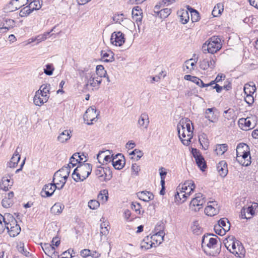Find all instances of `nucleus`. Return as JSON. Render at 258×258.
<instances>
[{"label":"nucleus","instance_id":"1","mask_svg":"<svg viewBox=\"0 0 258 258\" xmlns=\"http://www.w3.org/2000/svg\"><path fill=\"white\" fill-rule=\"evenodd\" d=\"M20 231V226L12 214L5 213L2 215L0 214V234L6 233L11 237H15Z\"/></svg>","mask_w":258,"mask_h":258},{"label":"nucleus","instance_id":"2","mask_svg":"<svg viewBox=\"0 0 258 258\" xmlns=\"http://www.w3.org/2000/svg\"><path fill=\"white\" fill-rule=\"evenodd\" d=\"M191 122L187 118L181 119L177 126L178 136L184 145L188 146L193 137L194 127Z\"/></svg>","mask_w":258,"mask_h":258},{"label":"nucleus","instance_id":"3","mask_svg":"<svg viewBox=\"0 0 258 258\" xmlns=\"http://www.w3.org/2000/svg\"><path fill=\"white\" fill-rule=\"evenodd\" d=\"M202 246L207 255L215 256L220 252L221 244L218 243V237L214 234L204 235Z\"/></svg>","mask_w":258,"mask_h":258},{"label":"nucleus","instance_id":"4","mask_svg":"<svg viewBox=\"0 0 258 258\" xmlns=\"http://www.w3.org/2000/svg\"><path fill=\"white\" fill-rule=\"evenodd\" d=\"M80 75L84 78L87 88L91 89L92 91L98 90L102 82V79L97 77L96 75L92 74V72L88 69H84L80 71Z\"/></svg>","mask_w":258,"mask_h":258},{"label":"nucleus","instance_id":"5","mask_svg":"<svg viewBox=\"0 0 258 258\" xmlns=\"http://www.w3.org/2000/svg\"><path fill=\"white\" fill-rule=\"evenodd\" d=\"M227 249L235 256L240 258L244 257L245 250L241 242L235 237H229L225 242Z\"/></svg>","mask_w":258,"mask_h":258},{"label":"nucleus","instance_id":"6","mask_svg":"<svg viewBox=\"0 0 258 258\" xmlns=\"http://www.w3.org/2000/svg\"><path fill=\"white\" fill-rule=\"evenodd\" d=\"M237 161L242 166H247L251 163L250 149L244 143L239 144L236 148Z\"/></svg>","mask_w":258,"mask_h":258},{"label":"nucleus","instance_id":"7","mask_svg":"<svg viewBox=\"0 0 258 258\" xmlns=\"http://www.w3.org/2000/svg\"><path fill=\"white\" fill-rule=\"evenodd\" d=\"M92 168V166L91 164H80L74 169L72 174V178L76 182L83 181L90 174Z\"/></svg>","mask_w":258,"mask_h":258},{"label":"nucleus","instance_id":"8","mask_svg":"<svg viewBox=\"0 0 258 258\" xmlns=\"http://www.w3.org/2000/svg\"><path fill=\"white\" fill-rule=\"evenodd\" d=\"M49 87L48 84H43L36 91L33 97V103L35 105L41 106L47 102L49 97Z\"/></svg>","mask_w":258,"mask_h":258},{"label":"nucleus","instance_id":"9","mask_svg":"<svg viewBox=\"0 0 258 258\" xmlns=\"http://www.w3.org/2000/svg\"><path fill=\"white\" fill-rule=\"evenodd\" d=\"M222 47L220 38L218 36H213L209 38L203 44L202 49L204 53L207 52L214 54L219 51Z\"/></svg>","mask_w":258,"mask_h":258},{"label":"nucleus","instance_id":"10","mask_svg":"<svg viewBox=\"0 0 258 258\" xmlns=\"http://www.w3.org/2000/svg\"><path fill=\"white\" fill-rule=\"evenodd\" d=\"M99 114V112L97 111L96 108L94 106H91L86 111L84 115V119L87 124H93L97 121Z\"/></svg>","mask_w":258,"mask_h":258},{"label":"nucleus","instance_id":"11","mask_svg":"<svg viewBox=\"0 0 258 258\" xmlns=\"http://www.w3.org/2000/svg\"><path fill=\"white\" fill-rule=\"evenodd\" d=\"M205 202V198L203 195L201 193H198L196 194L195 197L190 202V207L196 211H199Z\"/></svg>","mask_w":258,"mask_h":258},{"label":"nucleus","instance_id":"12","mask_svg":"<svg viewBox=\"0 0 258 258\" xmlns=\"http://www.w3.org/2000/svg\"><path fill=\"white\" fill-rule=\"evenodd\" d=\"M31 0H11L7 5L5 9L8 12H14L23 6L26 5Z\"/></svg>","mask_w":258,"mask_h":258},{"label":"nucleus","instance_id":"13","mask_svg":"<svg viewBox=\"0 0 258 258\" xmlns=\"http://www.w3.org/2000/svg\"><path fill=\"white\" fill-rule=\"evenodd\" d=\"M40 245L46 255L51 258H59L58 253L54 246L48 243H41Z\"/></svg>","mask_w":258,"mask_h":258},{"label":"nucleus","instance_id":"14","mask_svg":"<svg viewBox=\"0 0 258 258\" xmlns=\"http://www.w3.org/2000/svg\"><path fill=\"white\" fill-rule=\"evenodd\" d=\"M110 42L113 45L120 46L125 42L124 35L120 31L114 32L111 34Z\"/></svg>","mask_w":258,"mask_h":258},{"label":"nucleus","instance_id":"15","mask_svg":"<svg viewBox=\"0 0 258 258\" xmlns=\"http://www.w3.org/2000/svg\"><path fill=\"white\" fill-rule=\"evenodd\" d=\"M95 174L101 180H109L111 177L110 170L107 168H104L102 167H98L95 170Z\"/></svg>","mask_w":258,"mask_h":258},{"label":"nucleus","instance_id":"16","mask_svg":"<svg viewBox=\"0 0 258 258\" xmlns=\"http://www.w3.org/2000/svg\"><path fill=\"white\" fill-rule=\"evenodd\" d=\"M57 188V185L53 182L45 184L41 191V196L44 198L49 197L53 195Z\"/></svg>","mask_w":258,"mask_h":258},{"label":"nucleus","instance_id":"17","mask_svg":"<svg viewBox=\"0 0 258 258\" xmlns=\"http://www.w3.org/2000/svg\"><path fill=\"white\" fill-rule=\"evenodd\" d=\"M219 212V207L215 201H210L205 209V214L209 216H213Z\"/></svg>","mask_w":258,"mask_h":258},{"label":"nucleus","instance_id":"18","mask_svg":"<svg viewBox=\"0 0 258 258\" xmlns=\"http://www.w3.org/2000/svg\"><path fill=\"white\" fill-rule=\"evenodd\" d=\"M238 124L239 127L244 131H248L254 127V123H252L251 118L249 117L240 118L238 120Z\"/></svg>","mask_w":258,"mask_h":258},{"label":"nucleus","instance_id":"19","mask_svg":"<svg viewBox=\"0 0 258 258\" xmlns=\"http://www.w3.org/2000/svg\"><path fill=\"white\" fill-rule=\"evenodd\" d=\"M180 189L183 190L188 197L195 189L196 185L192 180L186 181L184 183L179 185Z\"/></svg>","mask_w":258,"mask_h":258},{"label":"nucleus","instance_id":"20","mask_svg":"<svg viewBox=\"0 0 258 258\" xmlns=\"http://www.w3.org/2000/svg\"><path fill=\"white\" fill-rule=\"evenodd\" d=\"M112 165L116 169H122L125 164V161L121 154H117L111 160Z\"/></svg>","mask_w":258,"mask_h":258},{"label":"nucleus","instance_id":"21","mask_svg":"<svg viewBox=\"0 0 258 258\" xmlns=\"http://www.w3.org/2000/svg\"><path fill=\"white\" fill-rule=\"evenodd\" d=\"M215 66V60L213 58L210 59L205 58L200 62V67L203 70H206L209 68L213 69Z\"/></svg>","mask_w":258,"mask_h":258},{"label":"nucleus","instance_id":"22","mask_svg":"<svg viewBox=\"0 0 258 258\" xmlns=\"http://www.w3.org/2000/svg\"><path fill=\"white\" fill-rule=\"evenodd\" d=\"M215 108H208L205 112V117L208 119L209 122L216 123L218 121V117L215 114Z\"/></svg>","mask_w":258,"mask_h":258},{"label":"nucleus","instance_id":"23","mask_svg":"<svg viewBox=\"0 0 258 258\" xmlns=\"http://www.w3.org/2000/svg\"><path fill=\"white\" fill-rule=\"evenodd\" d=\"M141 9L137 6L133 8L132 10V17L133 20L139 26L141 24L143 16Z\"/></svg>","mask_w":258,"mask_h":258},{"label":"nucleus","instance_id":"24","mask_svg":"<svg viewBox=\"0 0 258 258\" xmlns=\"http://www.w3.org/2000/svg\"><path fill=\"white\" fill-rule=\"evenodd\" d=\"M164 235L165 233L164 231H160L158 232H157L156 233L150 236L152 243H154V247H156L162 242Z\"/></svg>","mask_w":258,"mask_h":258},{"label":"nucleus","instance_id":"25","mask_svg":"<svg viewBox=\"0 0 258 258\" xmlns=\"http://www.w3.org/2000/svg\"><path fill=\"white\" fill-rule=\"evenodd\" d=\"M13 181L9 175L4 176L2 179L0 187L2 189L7 191L12 186Z\"/></svg>","mask_w":258,"mask_h":258},{"label":"nucleus","instance_id":"26","mask_svg":"<svg viewBox=\"0 0 258 258\" xmlns=\"http://www.w3.org/2000/svg\"><path fill=\"white\" fill-rule=\"evenodd\" d=\"M254 211L252 206L243 208L241 211V217L242 219H250L254 215Z\"/></svg>","mask_w":258,"mask_h":258},{"label":"nucleus","instance_id":"27","mask_svg":"<svg viewBox=\"0 0 258 258\" xmlns=\"http://www.w3.org/2000/svg\"><path fill=\"white\" fill-rule=\"evenodd\" d=\"M53 182L57 185L58 189H60L64 186L67 179L63 177L60 176L58 173H55L53 175Z\"/></svg>","mask_w":258,"mask_h":258},{"label":"nucleus","instance_id":"28","mask_svg":"<svg viewBox=\"0 0 258 258\" xmlns=\"http://www.w3.org/2000/svg\"><path fill=\"white\" fill-rule=\"evenodd\" d=\"M72 132L70 130H64L57 137V141L61 143H66L72 137Z\"/></svg>","mask_w":258,"mask_h":258},{"label":"nucleus","instance_id":"29","mask_svg":"<svg viewBox=\"0 0 258 258\" xmlns=\"http://www.w3.org/2000/svg\"><path fill=\"white\" fill-rule=\"evenodd\" d=\"M217 170L220 175L223 177L226 176L228 173V168L227 163L223 160L220 161L217 166Z\"/></svg>","mask_w":258,"mask_h":258},{"label":"nucleus","instance_id":"30","mask_svg":"<svg viewBox=\"0 0 258 258\" xmlns=\"http://www.w3.org/2000/svg\"><path fill=\"white\" fill-rule=\"evenodd\" d=\"M138 197L140 200L144 202H149L154 198V195L151 192L147 191L138 192Z\"/></svg>","mask_w":258,"mask_h":258},{"label":"nucleus","instance_id":"31","mask_svg":"<svg viewBox=\"0 0 258 258\" xmlns=\"http://www.w3.org/2000/svg\"><path fill=\"white\" fill-rule=\"evenodd\" d=\"M193 154L197 165L202 170L204 171V169L206 167V164L204 158L201 155H199L197 153L195 154L193 153Z\"/></svg>","mask_w":258,"mask_h":258},{"label":"nucleus","instance_id":"32","mask_svg":"<svg viewBox=\"0 0 258 258\" xmlns=\"http://www.w3.org/2000/svg\"><path fill=\"white\" fill-rule=\"evenodd\" d=\"M138 123L140 126L143 127L144 128H147L149 123V117L147 113H142L138 120Z\"/></svg>","mask_w":258,"mask_h":258},{"label":"nucleus","instance_id":"33","mask_svg":"<svg viewBox=\"0 0 258 258\" xmlns=\"http://www.w3.org/2000/svg\"><path fill=\"white\" fill-rule=\"evenodd\" d=\"M17 150L18 149H17L11 158L10 161L9 162L8 165L10 168L15 167L20 161V155L19 154Z\"/></svg>","mask_w":258,"mask_h":258},{"label":"nucleus","instance_id":"34","mask_svg":"<svg viewBox=\"0 0 258 258\" xmlns=\"http://www.w3.org/2000/svg\"><path fill=\"white\" fill-rule=\"evenodd\" d=\"M188 196L178 186L177 188L176 194L175 195V199L177 201L183 202Z\"/></svg>","mask_w":258,"mask_h":258},{"label":"nucleus","instance_id":"35","mask_svg":"<svg viewBox=\"0 0 258 258\" xmlns=\"http://www.w3.org/2000/svg\"><path fill=\"white\" fill-rule=\"evenodd\" d=\"M154 247V243H152L150 236L145 237L141 243V247L142 249H148Z\"/></svg>","mask_w":258,"mask_h":258},{"label":"nucleus","instance_id":"36","mask_svg":"<svg viewBox=\"0 0 258 258\" xmlns=\"http://www.w3.org/2000/svg\"><path fill=\"white\" fill-rule=\"evenodd\" d=\"M110 227L107 222H103L100 224V234L101 236V239H102V236H106L109 233V230Z\"/></svg>","mask_w":258,"mask_h":258},{"label":"nucleus","instance_id":"37","mask_svg":"<svg viewBox=\"0 0 258 258\" xmlns=\"http://www.w3.org/2000/svg\"><path fill=\"white\" fill-rule=\"evenodd\" d=\"M112 19L115 23H118L122 25H123V22L124 21L130 22V21L125 18L123 14H115L112 17Z\"/></svg>","mask_w":258,"mask_h":258},{"label":"nucleus","instance_id":"38","mask_svg":"<svg viewBox=\"0 0 258 258\" xmlns=\"http://www.w3.org/2000/svg\"><path fill=\"white\" fill-rule=\"evenodd\" d=\"M101 54L102 59L105 62H111L113 60V53L111 51H102Z\"/></svg>","mask_w":258,"mask_h":258},{"label":"nucleus","instance_id":"39","mask_svg":"<svg viewBox=\"0 0 258 258\" xmlns=\"http://www.w3.org/2000/svg\"><path fill=\"white\" fill-rule=\"evenodd\" d=\"M196 65V61L194 59L191 58L185 61L183 68L184 70H187L186 73H189L194 70V67Z\"/></svg>","mask_w":258,"mask_h":258},{"label":"nucleus","instance_id":"40","mask_svg":"<svg viewBox=\"0 0 258 258\" xmlns=\"http://www.w3.org/2000/svg\"><path fill=\"white\" fill-rule=\"evenodd\" d=\"M64 206L62 204L57 203L51 207L50 212L54 215H59L62 212Z\"/></svg>","mask_w":258,"mask_h":258},{"label":"nucleus","instance_id":"41","mask_svg":"<svg viewBox=\"0 0 258 258\" xmlns=\"http://www.w3.org/2000/svg\"><path fill=\"white\" fill-rule=\"evenodd\" d=\"M94 75H96L97 77H100L102 79L103 77H106L107 72L105 70L104 68L102 65H98L96 68V73L92 72Z\"/></svg>","mask_w":258,"mask_h":258},{"label":"nucleus","instance_id":"42","mask_svg":"<svg viewBox=\"0 0 258 258\" xmlns=\"http://www.w3.org/2000/svg\"><path fill=\"white\" fill-rule=\"evenodd\" d=\"M199 140L201 146H202V148L204 150L208 149L209 146V142L207 135L205 134H203L199 136Z\"/></svg>","mask_w":258,"mask_h":258},{"label":"nucleus","instance_id":"43","mask_svg":"<svg viewBox=\"0 0 258 258\" xmlns=\"http://www.w3.org/2000/svg\"><path fill=\"white\" fill-rule=\"evenodd\" d=\"M108 198V191L106 189L101 190L97 197L98 201L102 204L105 203L107 201Z\"/></svg>","mask_w":258,"mask_h":258},{"label":"nucleus","instance_id":"44","mask_svg":"<svg viewBox=\"0 0 258 258\" xmlns=\"http://www.w3.org/2000/svg\"><path fill=\"white\" fill-rule=\"evenodd\" d=\"M218 225H220L222 228L226 232L229 231L230 227V224L227 219L222 218L218 221Z\"/></svg>","mask_w":258,"mask_h":258},{"label":"nucleus","instance_id":"45","mask_svg":"<svg viewBox=\"0 0 258 258\" xmlns=\"http://www.w3.org/2000/svg\"><path fill=\"white\" fill-rule=\"evenodd\" d=\"M228 149V146L226 144L217 145L215 152L217 155H223Z\"/></svg>","mask_w":258,"mask_h":258},{"label":"nucleus","instance_id":"46","mask_svg":"<svg viewBox=\"0 0 258 258\" xmlns=\"http://www.w3.org/2000/svg\"><path fill=\"white\" fill-rule=\"evenodd\" d=\"M224 10V7L222 4H218L215 6L212 11V15L214 17H218Z\"/></svg>","mask_w":258,"mask_h":258},{"label":"nucleus","instance_id":"47","mask_svg":"<svg viewBox=\"0 0 258 258\" xmlns=\"http://www.w3.org/2000/svg\"><path fill=\"white\" fill-rule=\"evenodd\" d=\"M55 173H58V175L67 179L70 173V168L68 166L63 167Z\"/></svg>","mask_w":258,"mask_h":258},{"label":"nucleus","instance_id":"48","mask_svg":"<svg viewBox=\"0 0 258 258\" xmlns=\"http://www.w3.org/2000/svg\"><path fill=\"white\" fill-rule=\"evenodd\" d=\"M29 6L32 9V12L34 10H37L41 8V4L39 0H31L29 1Z\"/></svg>","mask_w":258,"mask_h":258},{"label":"nucleus","instance_id":"49","mask_svg":"<svg viewBox=\"0 0 258 258\" xmlns=\"http://www.w3.org/2000/svg\"><path fill=\"white\" fill-rule=\"evenodd\" d=\"M15 25V21L12 19L6 20V23L4 24V26L1 28L2 32H5L6 30H8L12 28Z\"/></svg>","mask_w":258,"mask_h":258},{"label":"nucleus","instance_id":"50","mask_svg":"<svg viewBox=\"0 0 258 258\" xmlns=\"http://www.w3.org/2000/svg\"><path fill=\"white\" fill-rule=\"evenodd\" d=\"M171 13L170 9L165 8L157 12V15L161 19L167 18Z\"/></svg>","mask_w":258,"mask_h":258},{"label":"nucleus","instance_id":"51","mask_svg":"<svg viewBox=\"0 0 258 258\" xmlns=\"http://www.w3.org/2000/svg\"><path fill=\"white\" fill-rule=\"evenodd\" d=\"M255 90L256 88L254 86L245 84L244 87V92L245 95H253Z\"/></svg>","mask_w":258,"mask_h":258},{"label":"nucleus","instance_id":"52","mask_svg":"<svg viewBox=\"0 0 258 258\" xmlns=\"http://www.w3.org/2000/svg\"><path fill=\"white\" fill-rule=\"evenodd\" d=\"M79 156L78 154L75 153L73 155V156L70 159V162L68 165V166L71 168L74 167L78 163V161L77 159L78 158Z\"/></svg>","mask_w":258,"mask_h":258},{"label":"nucleus","instance_id":"53","mask_svg":"<svg viewBox=\"0 0 258 258\" xmlns=\"http://www.w3.org/2000/svg\"><path fill=\"white\" fill-rule=\"evenodd\" d=\"M18 251L26 256H29L30 253L24 247V244L23 242H19L17 245Z\"/></svg>","mask_w":258,"mask_h":258},{"label":"nucleus","instance_id":"54","mask_svg":"<svg viewBox=\"0 0 258 258\" xmlns=\"http://www.w3.org/2000/svg\"><path fill=\"white\" fill-rule=\"evenodd\" d=\"M189 19V17L188 15V12L186 10H183L181 13V14L180 15L181 22L182 24H185L188 22Z\"/></svg>","mask_w":258,"mask_h":258},{"label":"nucleus","instance_id":"55","mask_svg":"<svg viewBox=\"0 0 258 258\" xmlns=\"http://www.w3.org/2000/svg\"><path fill=\"white\" fill-rule=\"evenodd\" d=\"M54 71L53 65L51 63L47 64L45 66V68L44 69V73L48 76H51L53 74Z\"/></svg>","mask_w":258,"mask_h":258},{"label":"nucleus","instance_id":"56","mask_svg":"<svg viewBox=\"0 0 258 258\" xmlns=\"http://www.w3.org/2000/svg\"><path fill=\"white\" fill-rule=\"evenodd\" d=\"M32 12V9L29 8V5L23 8L19 13V15L21 17H26L29 15Z\"/></svg>","mask_w":258,"mask_h":258},{"label":"nucleus","instance_id":"57","mask_svg":"<svg viewBox=\"0 0 258 258\" xmlns=\"http://www.w3.org/2000/svg\"><path fill=\"white\" fill-rule=\"evenodd\" d=\"M100 206V202L95 200H90L88 202V207L92 210L97 209Z\"/></svg>","mask_w":258,"mask_h":258},{"label":"nucleus","instance_id":"58","mask_svg":"<svg viewBox=\"0 0 258 258\" xmlns=\"http://www.w3.org/2000/svg\"><path fill=\"white\" fill-rule=\"evenodd\" d=\"M131 208L135 210L137 214L142 215L144 213V211H141V206L139 203H133L131 205Z\"/></svg>","mask_w":258,"mask_h":258},{"label":"nucleus","instance_id":"59","mask_svg":"<svg viewBox=\"0 0 258 258\" xmlns=\"http://www.w3.org/2000/svg\"><path fill=\"white\" fill-rule=\"evenodd\" d=\"M190 15L191 19L193 22H198L200 19L199 13L195 10L191 9Z\"/></svg>","mask_w":258,"mask_h":258},{"label":"nucleus","instance_id":"60","mask_svg":"<svg viewBox=\"0 0 258 258\" xmlns=\"http://www.w3.org/2000/svg\"><path fill=\"white\" fill-rule=\"evenodd\" d=\"M107 153H109V150H106L105 151H100L97 154V159L98 161L101 164V161H103L104 158H105V155Z\"/></svg>","mask_w":258,"mask_h":258},{"label":"nucleus","instance_id":"61","mask_svg":"<svg viewBox=\"0 0 258 258\" xmlns=\"http://www.w3.org/2000/svg\"><path fill=\"white\" fill-rule=\"evenodd\" d=\"M191 229L192 231L197 234L200 232V228L197 221H194L191 225Z\"/></svg>","mask_w":258,"mask_h":258},{"label":"nucleus","instance_id":"62","mask_svg":"<svg viewBox=\"0 0 258 258\" xmlns=\"http://www.w3.org/2000/svg\"><path fill=\"white\" fill-rule=\"evenodd\" d=\"M214 230L217 234L221 236L224 235L226 233V232L222 228V227L218 224L214 226Z\"/></svg>","mask_w":258,"mask_h":258},{"label":"nucleus","instance_id":"63","mask_svg":"<svg viewBox=\"0 0 258 258\" xmlns=\"http://www.w3.org/2000/svg\"><path fill=\"white\" fill-rule=\"evenodd\" d=\"M132 174L135 176L138 175L139 172L140 171V167L136 163L133 164L132 166Z\"/></svg>","mask_w":258,"mask_h":258},{"label":"nucleus","instance_id":"64","mask_svg":"<svg viewBox=\"0 0 258 258\" xmlns=\"http://www.w3.org/2000/svg\"><path fill=\"white\" fill-rule=\"evenodd\" d=\"M191 82L196 84L200 87H205V84L203 83L202 80L198 77H194L193 79L191 80Z\"/></svg>","mask_w":258,"mask_h":258}]
</instances>
